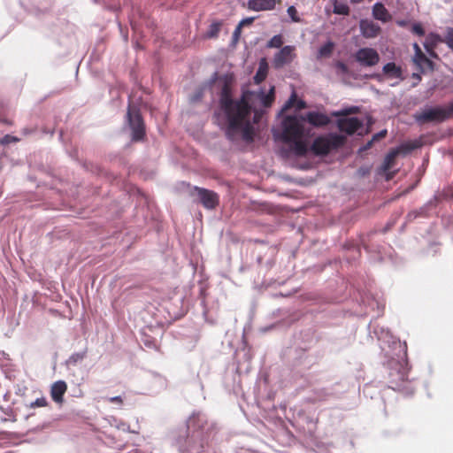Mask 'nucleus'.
I'll return each instance as SVG.
<instances>
[{"label":"nucleus","instance_id":"1","mask_svg":"<svg viewBox=\"0 0 453 453\" xmlns=\"http://www.w3.org/2000/svg\"><path fill=\"white\" fill-rule=\"evenodd\" d=\"M329 122L328 115H286L274 136L288 144L295 155L304 157L313 135L311 127H323Z\"/></svg>","mask_w":453,"mask_h":453},{"label":"nucleus","instance_id":"2","mask_svg":"<svg viewBox=\"0 0 453 453\" xmlns=\"http://www.w3.org/2000/svg\"><path fill=\"white\" fill-rule=\"evenodd\" d=\"M221 89L219 93V105L225 113H250V96L249 91H244L240 99L233 98L232 76L226 75L219 80Z\"/></svg>","mask_w":453,"mask_h":453},{"label":"nucleus","instance_id":"3","mask_svg":"<svg viewBox=\"0 0 453 453\" xmlns=\"http://www.w3.org/2000/svg\"><path fill=\"white\" fill-rule=\"evenodd\" d=\"M226 137L232 142L243 141L248 143L254 141V126L250 122V115H225Z\"/></svg>","mask_w":453,"mask_h":453},{"label":"nucleus","instance_id":"4","mask_svg":"<svg viewBox=\"0 0 453 453\" xmlns=\"http://www.w3.org/2000/svg\"><path fill=\"white\" fill-rule=\"evenodd\" d=\"M345 142V136L331 133L317 137L313 141L310 150L317 156H326L331 150H337L343 146Z\"/></svg>","mask_w":453,"mask_h":453},{"label":"nucleus","instance_id":"5","mask_svg":"<svg viewBox=\"0 0 453 453\" xmlns=\"http://www.w3.org/2000/svg\"><path fill=\"white\" fill-rule=\"evenodd\" d=\"M354 58L363 67H372L378 65L380 57L375 49L365 47L356 51Z\"/></svg>","mask_w":453,"mask_h":453},{"label":"nucleus","instance_id":"6","mask_svg":"<svg viewBox=\"0 0 453 453\" xmlns=\"http://www.w3.org/2000/svg\"><path fill=\"white\" fill-rule=\"evenodd\" d=\"M296 58V47L287 45L274 54L272 64L274 69H281L285 65L291 64Z\"/></svg>","mask_w":453,"mask_h":453},{"label":"nucleus","instance_id":"7","mask_svg":"<svg viewBox=\"0 0 453 453\" xmlns=\"http://www.w3.org/2000/svg\"><path fill=\"white\" fill-rule=\"evenodd\" d=\"M194 192H196L200 203L204 208L214 210L219 206V196L216 192L199 187H194L192 195H194Z\"/></svg>","mask_w":453,"mask_h":453},{"label":"nucleus","instance_id":"8","mask_svg":"<svg viewBox=\"0 0 453 453\" xmlns=\"http://www.w3.org/2000/svg\"><path fill=\"white\" fill-rule=\"evenodd\" d=\"M127 119L132 130V140L142 141L145 136V126L142 115H127Z\"/></svg>","mask_w":453,"mask_h":453},{"label":"nucleus","instance_id":"9","mask_svg":"<svg viewBox=\"0 0 453 453\" xmlns=\"http://www.w3.org/2000/svg\"><path fill=\"white\" fill-rule=\"evenodd\" d=\"M359 27L362 35L367 39L375 38L381 31L379 25L368 19H362Z\"/></svg>","mask_w":453,"mask_h":453},{"label":"nucleus","instance_id":"10","mask_svg":"<svg viewBox=\"0 0 453 453\" xmlns=\"http://www.w3.org/2000/svg\"><path fill=\"white\" fill-rule=\"evenodd\" d=\"M397 157V151L391 150L385 157L384 162L380 166L381 173L386 174V180H390L395 176V173L389 171L395 165V160Z\"/></svg>","mask_w":453,"mask_h":453},{"label":"nucleus","instance_id":"11","mask_svg":"<svg viewBox=\"0 0 453 453\" xmlns=\"http://www.w3.org/2000/svg\"><path fill=\"white\" fill-rule=\"evenodd\" d=\"M280 0H249L247 7L254 12L272 11Z\"/></svg>","mask_w":453,"mask_h":453},{"label":"nucleus","instance_id":"12","mask_svg":"<svg viewBox=\"0 0 453 453\" xmlns=\"http://www.w3.org/2000/svg\"><path fill=\"white\" fill-rule=\"evenodd\" d=\"M337 125L340 131L345 132L348 134H353L361 127L362 123L357 118H349L340 119Z\"/></svg>","mask_w":453,"mask_h":453},{"label":"nucleus","instance_id":"13","mask_svg":"<svg viewBox=\"0 0 453 453\" xmlns=\"http://www.w3.org/2000/svg\"><path fill=\"white\" fill-rule=\"evenodd\" d=\"M67 390V384L64 380H58L54 382L50 387V396L52 400L62 404L64 403V395Z\"/></svg>","mask_w":453,"mask_h":453},{"label":"nucleus","instance_id":"14","mask_svg":"<svg viewBox=\"0 0 453 453\" xmlns=\"http://www.w3.org/2000/svg\"><path fill=\"white\" fill-rule=\"evenodd\" d=\"M293 108L296 111H301L307 108L306 103L303 99L298 98L295 92L292 93L291 96L286 102L279 113H285V111Z\"/></svg>","mask_w":453,"mask_h":453},{"label":"nucleus","instance_id":"15","mask_svg":"<svg viewBox=\"0 0 453 453\" xmlns=\"http://www.w3.org/2000/svg\"><path fill=\"white\" fill-rule=\"evenodd\" d=\"M451 115H415L416 122L419 125L428 123L438 124L447 120Z\"/></svg>","mask_w":453,"mask_h":453},{"label":"nucleus","instance_id":"16","mask_svg":"<svg viewBox=\"0 0 453 453\" xmlns=\"http://www.w3.org/2000/svg\"><path fill=\"white\" fill-rule=\"evenodd\" d=\"M372 16L374 19L384 23L391 19V15L387 8L381 3H376L372 7Z\"/></svg>","mask_w":453,"mask_h":453},{"label":"nucleus","instance_id":"17","mask_svg":"<svg viewBox=\"0 0 453 453\" xmlns=\"http://www.w3.org/2000/svg\"><path fill=\"white\" fill-rule=\"evenodd\" d=\"M383 73L388 78H395L403 80V71L401 66L396 65L394 62L387 63L382 68Z\"/></svg>","mask_w":453,"mask_h":453},{"label":"nucleus","instance_id":"18","mask_svg":"<svg viewBox=\"0 0 453 453\" xmlns=\"http://www.w3.org/2000/svg\"><path fill=\"white\" fill-rule=\"evenodd\" d=\"M421 145L422 143L419 141L414 140L400 144L397 148L394 149V150L397 151V156H405L411 153L412 150L418 149L421 147Z\"/></svg>","mask_w":453,"mask_h":453},{"label":"nucleus","instance_id":"19","mask_svg":"<svg viewBox=\"0 0 453 453\" xmlns=\"http://www.w3.org/2000/svg\"><path fill=\"white\" fill-rule=\"evenodd\" d=\"M413 63L421 73H425L426 71H434V63L425 54H422L421 58H413Z\"/></svg>","mask_w":453,"mask_h":453},{"label":"nucleus","instance_id":"20","mask_svg":"<svg viewBox=\"0 0 453 453\" xmlns=\"http://www.w3.org/2000/svg\"><path fill=\"white\" fill-rule=\"evenodd\" d=\"M439 42H441L439 35L430 33L427 35L426 42H424V47L431 56H436V54L434 51V49Z\"/></svg>","mask_w":453,"mask_h":453},{"label":"nucleus","instance_id":"21","mask_svg":"<svg viewBox=\"0 0 453 453\" xmlns=\"http://www.w3.org/2000/svg\"><path fill=\"white\" fill-rule=\"evenodd\" d=\"M268 73V64L265 58H262L259 62L258 69L254 76V81L256 84H260L264 81Z\"/></svg>","mask_w":453,"mask_h":453},{"label":"nucleus","instance_id":"22","mask_svg":"<svg viewBox=\"0 0 453 453\" xmlns=\"http://www.w3.org/2000/svg\"><path fill=\"white\" fill-rule=\"evenodd\" d=\"M275 98L274 87H272L267 94L261 93L259 95L260 103L264 107H270Z\"/></svg>","mask_w":453,"mask_h":453},{"label":"nucleus","instance_id":"23","mask_svg":"<svg viewBox=\"0 0 453 453\" xmlns=\"http://www.w3.org/2000/svg\"><path fill=\"white\" fill-rule=\"evenodd\" d=\"M334 49V43L331 41L322 45L318 51V58H328L332 55Z\"/></svg>","mask_w":453,"mask_h":453},{"label":"nucleus","instance_id":"24","mask_svg":"<svg viewBox=\"0 0 453 453\" xmlns=\"http://www.w3.org/2000/svg\"><path fill=\"white\" fill-rule=\"evenodd\" d=\"M349 7L346 3L339 2L337 0L334 3V12L339 15H349Z\"/></svg>","mask_w":453,"mask_h":453},{"label":"nucleus","instance_id":"25","mask_svg":"<svg viewBox=\"0 0 453 453\" xmlns=\"http://www.w3.org/2000/svg\"><path fill=\"white\" fill-rule=\"evenodd\" d=\"M284 43L283 36L281 35H276L273 36L266 43L267 48L281 49Z\"/></svg>","mask_w":453,"mask_h":453},{"label":"nucleus","instance_id":"26","mask_svg":"<svg viewBox=\"0 0 453 453\" xmlns=\"http://www.w3.org/2000/svg\"><path fill=\"white\" fill-rule=\"evenodd\" d=\"M221 28V23L220 22H213L209 27V29L206 33V36L208 38H216L219 35V33Z\"/></svg>","mask_w":453,"mask_h":453},{"label":"nucleus","instance_id":"27","mask_svg":"<svg viewBox=\"0 0 453 453\" xmlns=\"http://www.w3.org/2000/svg\"><path fill=\"white\" fill-rule=\"evenodd\" d=\"M423 113H453V100L443 110L430 109Z\"/></svg>","mask_w":453,"mask_h":453},{"label":"nucleus","instance_id":"28","mask_svg":"<svg viewBox=\"0 0 453 453\" xmlns=\"http://www.w3.org/2000/svg\"><path fill=\"white\" fill-rule=\"evenodd\" d=\"M449 49L453 50V28L449 27L447 29V35L445 36V39L443 41Z\"/></svg>","mask_w":453,"mask_h":453},{"label":"nucleus","instance_id":"29","mask_svg":"<svg viewBox=\"0 0 453 453\" xmlns=\"http://www.w3.org/2000/svg\"><path fill=\"white\" fill-rule=\"evenodd\" d=\"M85 357V353H74L73 354L69 359L68 363L70 365H76L78 362L81 361Z\"/></svg>","mask_w":453,"mask_h":453},{"label":"nucleus","instance_id":"30","mask_svg":"<svg viewBox=\"0 0 453 453\" xmlns=\"http://www.w3.org/2000/svg\"><path fill=\"white\" fill-rule=\"evenodd\" d=\"M48 405V401L45 397L37 398L35 402L30 403V408L45 407Z\"/></svg>","mask_w":453,"mask_h":453},{"label":"nucleus","instance_id":"31","mask_svg":"<svg viewBox=\"0 0 453 453\" xmlns=\"http://www.w3.org/2000/svg\"><path fill=\"white\" fill-rule=\"evenodd\" d=\"M287 12H288V14L289 15V17L291 18V19L294 22H299L300 21V18L297 15V11H296L295 6H289L288 8Z\"/></svg>","mask_w":453,"mask_h":453},{"label":"nucleus","instance_id":"32","mask_svg":"<svg viewBox=\"0 0 453 453\" xmlns=\"http://www.w3.org/2000/svg\"><path fill=\"white\" fill-rule=\"evenodd\" d=\"M411 32L418 36L425 35V30L420 23H415L411 27Z\"/></svg>","mask_w":453,"mask_h":453},{"label":"nucleus","instance_id":"33","mask_svg":"<svg viewBox=\"0 0 453 453\" xmlns=\"http://www.w3.org/2000/svg\"><path fill=\"white\" fill-rule=\"evenodd\" d=\"M19 139L15 136H12V135H10V134H6L4 135L1 140H0V143L2 145H7V144H10L12 142H18Z\"/></svg>","mask_w":453,"mask_h":453},{"label":"nucleus","instance_id":"34","mask_svg":"<svg viewBox=\"0 0 453 453\" xmlns=\"http://www.w3.org/2000/svg\"><path fill=\"white\" fill-rule=\"evenodd\" d=\"M255 20V18L253 17H249V18H245L243 19H242L240 22H239V26L242 28L244 27H248V26H250L252 25V23L254 22Z\"/></svg>","mask_w":453,"mask_h":453},{"label":"nucleus","instance_id":"35","mask_svg":"<svg viewBox=\"0 0 453 453\" xmlns=\"http://www.w3.org/2000/svg\"><path fill=\"white\" fill-rule=\"evenodd\" d=\"M333 113H344V114H347V113H358V108L357 107L345 108V109H342V110H340V111H334Z\"/></svg>","mask_w":453,"mask_h":453},{"label":"nucleus","instance_id":"36","mask_svg":"<svg viewBox=\"0 0 453 453\" xmlns=\"http://www.w3.org/2000/svg\"><path fill=\"white\" fill-rule=\"evenodd\" d=\"M388 131L386 129L380 131L372 135V141L378 142L386 137Z\"/></svg>","mask_w":453,"mask_h":453},{"label":"nucleus","instance_id":"37","mask_svg":"<svg viewBox=\"0 0 453 453\" xmlns=\"http://www.w3.org/2000/svg\"><path fill=\"white\" fill-rule=\"evenodd\" d=\"M413 49H414V51H415L413 58H421V55L424 54V53L421 50L419 45L418 43H414L413 44Z\"/></svg>","mask_w":453,"mask_h":453},{"label":"nucleus","instance_id":"38","mask_svg":"<svg viewBox=\"0 0 453 453\" xmlns=\"http://www.w3.org/2000/svg\"><path fill=\"white\" fill-rule=\"evenodd\" d=\"M336 68L343 73H348V66L343 62L338 61L335 65Z\"/></svg>","mask_w":453,"mask_h":453},{"label":"nucleus","instance_id":"39","mask_svg":"<svg viewBox=\"0 0 453 453\" xmlns=\"http://www.w3.org/2000/svg\"><path fill=\"white\" fill-rule=\"evenodd\" d=\"M108 401L111 403H117L119 405H121L123 403V399L121 396L110 397Z\"/></svg>","mask_w":453,"mask_h":453},{"label":"nucleus","instance_id":"40","mask_svg":"<svg viewBox=\"0 0 453 453\" xmlns=\"http://www.w3.org/2000/svg\"><path fill=\"white\" fill-rule=\"evenodd\" d=\"M241 33H242V27L238 25L235 27L234 34H233L234 39L237 41L241 35Z\"/></svg>","mask_w":453,"mask_h":453},{"label":"nucleus","instance_id":"41","mask_svg":"<svg viewBox=\"0 0 453 453\" xmlns=\"http://www.w3.org/2000/svg\"><path fill=\"white\" fill-rule=\"evenodd\" d=\"M373 142H375V141H372V139L371 141H369V142H367V143L363 147L362 150H369V149L372 146Z\"/></svg>","mask_w":453,"mask_h":453},{"label":"nucleus","instance_id":"42","mask_svg":"<svg viewBox=\"0 0 453 453\" xmlns=\"http://www.w3.org/2000/svg\"><path fill=\"white\" fill-rule=\"evenodd\" d=\"M412 78L416 80L417 82L421 81V75L419 73H412Z\"/></svg>","mask_w":453,"mask_h":453},{"label":"nucleus","instance_id":"43","mask_svg":"<svg viewBox=\"0 0 453 453\" xmlns=\"http://www.w3.org/2000/svg\"><path fill=\"white\" fill-rule=\"evenodd\" d=\"M397 25L400 26V27H406L408 22L406 20H397L396 21Z\"/></svg>","mask_w":453,"mask_h":453},{"label":"nucleus","instance_id":"44","mask_svg":"<svg viewBox=\"0 0 453 453\" xmlns=\"http://www.w3.org/2000/svg\"><path fill=\"white\" fill-rule=\"evenodd\" d=\"M262 115H257V114H255L254 115V123H257L259 120H260V118H261Z\"/></svg>","mask_w":453,"mask_h":453},{"label":"nucleus","instance_id":"45","mask_svg":"<svg viewBox=\"0 0 453 453\" xmlns=\"http://www.w3.org/2000/svg\"><path fill=\"white\" fill-rule=\"evenodd\" d=\"M364 0H350V2L352 4H360L361 2H363Z\"/></svg>","mask_w":453,"mask_h":453},{"label":"nucleus","instance_id":"46","mask_svg":"<svg viewBox=\"0 0 453 453\" xmlns=\"http://www.w3.org/2000/svg\"><path fill=\"white\" fill-rule=\"evenodd\" d=\"M215 116H216V120H215V121H219V117H220L221 115L217 114V115H215Z\"/></svg>","mask_w":453,"mask_h":453},{"label":"nucleus","instance_id":"47","mask_svg":"<svg viewBox=\"0 0 453 453\" xmlns=\"http://www.w3.org/2000/svg\"><path fill=\"white\" fill-rule=\"evenodd\" d=\"M343 116H344V117H347L348 115H347V114H344Z\"/></svg>","mask_w":453,"mask_h":453}]
</instances>
